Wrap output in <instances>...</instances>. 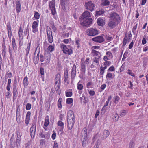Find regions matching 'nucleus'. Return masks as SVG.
Wrapping results in <instances>:
<instances>
[{
	"label": "nucleus",
	"mask_w": 148,
	"mask_h": 148,
	"mask_svg": "<svg viewBox=\"0 0 148 148\" xmlns=\"http://www.w3.org/2000/svg\"><path fill=\"white\" fill-rule=\"evenodd\" d=\"M47 36L48 41L50 43H51L53 41V38L52 34L47 35Z\"/></svg>",
	"instance_id": "34"
},
{
	"label": "nucleus",
	"mask_w": 148,
	"mask_h": 148,
	"mask_svg": "<svg viewBox=\"0 0 148 148\" xmlns=\"http://www.w3.org/2000/svg\"><path fill=\"white\" fill-rule=\"evenodd\" d=\"M81 136L83 137V140L82 141V145L83 147H85L86 146V144L88 143L89 140L87 134V130L86 128H84L82 131L81 133Z\"/></svg>",
	"instance_id": "3"
},
{
	"label": "nucleus",
	"mask_w": 148,
	"mask_h": 148,
	"mask_svg": "<svg viewBox=\"0 0 148 148\" xmlns=\"http://www.w3.org/2000/svg\"><path fill=\"white\" fill-rule=\"evenodd\" d=\"M40 51L37 54L36 56H35V52L34 53L33 57V62L35 65L37 64L39 61V53Z\"/></svg>",
	"instance_id": "22"
},
{
	"label": "nucleus",
	"mask_w": 148,
	"mask_h": 148,
	"mask_svg": "<svg viewBox=\"0 0 148 148\" xmlns=\"http://www.w3.org/2000/svg\"><path fill=\"white\" fill-rule=\"evenodd\" d=\"M19 112V115H18V114L16 113V120L17 122V123H20L21 122L20 121V118L21 117V115H20V110H19V111H18Z\"/></svg>",
	"instance_id": "30"
},
{
	"label": "nucleus",
	"mask_w": 148,
	"mask_h": 148,
	"mask_svg": "<svg viewBox=\"0 0 148 148\" xmlns=\"http://www.w3.org/2000/svg\"><path fill=\"white\" fill-rule=\"evenodd\" d=\"M38 20L34 21L32 23V28L33 29L32 32L34 33H36L38 31Z\"/></svg>",
	"instance_id": "11"
},
{
	"label": "nucleus",
	"mask_w": 148,
	"mask_h": 148,
	"mask_svg": "<svg viewBox=\"0 0 148 148\" xmlns=\"http://www.w3.org/2000/svg\"><path fill=\"white\" fill-rule=\"evenodd\" d=\"M53 134L51 136V138L53 140H54L56 138V133L54 131H53Z\"/></svg>",
	"instance_id": "57"
},
{
	"label": "nucleus",
	"mask_w": 148,
	"mask_h": 148,
	"mask_svg": "<svg viewBox=\"0 0 148 148\" xmlns=\"http://www.w3.org/2000/svg\"><path fill=\"white\" fill-rule=\"evenodd\" d=\"M91 17L90 13L88 11H85L82 14L80 17L79 19H83V18H89Z\"/></svg>",
	"instance_id": "13"
},
{
	"label": "nucleus",
	"mask_w": 148,
	"mask_h": 148,
	"mask_svg": "<svg viewBox=\"0 0 148 148\" xmlns=\"http://www.w3.org/2000/svg\"><path fill=\"white\" fill-rule=\"evenodd\" d=\"M134 143L133 142H130V143L129 148H134Z\"/></svg>",
	"instance_id": "61"
},
{
	"label": "nucleus",
	"mask_w": 148,
	"mask_h": 148,
	"mask_svg": "<svg viewBox=\"0 0 148 148\" xmlns=\"http://www.w3.org/2000/svg\"><path fill=\"white\" fill-rule=\"evenodd\" d=\"M110 18L108 25L111 29L113 28L116 23L118 24L120 22V17L116 12H111L110 14Z\"/></svg>",
	"instance_id": "1"
},
{
	"label": "nucleus",
	"mask_w": 148,
	"mask_h": 148,
	"mask_svg": "<svg viewBox=\"0 0 148 148\" xmlns=\"http://www.w3.org/2000/svg\"><path fill=\"white\" fill-rule=\"evenodd\" d=\"M24 34L25 35H26L27 34H28V36L29 35V28L28 27V26H27L24 32Z\"/></svg>",
	"instance_id": "40"
},
{
	"label": "nucleus",
	"mask_w": 148,
	"mask_h": 148,
	"mask_svg": "<svg viewBox=\"0 0 148 148\" xmlns=\"http://www.w3.org/2000/svg\"><path fill=\"white\" fill-rule=\"evenodd\" d=\"M60 2L63 10L64 11H66V8H69V0H60Z\"/></svg>",
	"instance_id": "8"
},
{
	"label": "nucleus",
	"mask_w": 148,
	"mask_h": 148,
	"mask_svg": "<svg viewBox=\"0 0 148 148\" xmlns=\"http://www.w3.org/2000/svg\"><path fill=\"white\" fill-rule=\"evenodd\" d=\"M31 113L30 111H28L26 114L25 123L27 125L29 124L30 120V117Z\"/></svg>",
	"instance_id": "18"
},
{
	"label": "nucleus",
	"mask_w": 148,
	"mask_h": 148,
	"mask_svg": "<svg viewBox=\"0 0 148 148\" xmlns=\"http://www.w3.org/2000/svg\"><path fill=\"white\" fill-rule=\"evenodd\" d=\"M45 56H44L42 54L40 55V60L41 62H42L44 61L45 60Z\"/></svg>",
	"instance_id": "45"
},
{
	"label": "nucleus",
	"mask_w": 148,
	"mask_h": 148,
	"mask_svg": "<svg viewBox=\"0 0 148 148\" xmlns=\"http://www.w3.org/2000/svg\"><path fill=\"white\" fill-rule=\"evenodd\" d=\"M68 77V72L67 71L66 73H65L64 74V81L65 82H66L67 81Z\"/></svg>",
	"instance_id": "43"
},
{
	"label": "nucleus",
	"mask_w": 148,
	"mask_h": 148,
	"mask_svg": "<svg viewBox=\"0 0 148 148\" xmlns=\"http://www.w3.org/2000/svg\"><path fill=\"white\" fill-rule=\"evenodd\" d=\"M127 32H126L125 34V36L124 37V38L123 39L124 40H125L127 41H128L129 42H130V40H129V38L127 36Z\"/></svg>",
	"instance_id": "50"
},
{
	"label": "nucleus",
	"mask_w": 148,
	"mask_h": 148,
	"mask_svg": "<svg viewBox=\"0 0 148 148\" xmlns=\"http://www.w3.org/2000/svg\"><path fill=\"white\" fill-rule=\"evenodd\" d=\"M31 108V105L30 103H28L26 105V109L27 110H30Z\"/></svg>",
	"instance_id": "51"
},
{
	"label": "nucleus",
	"mask_w": 148,
	"mask_h": 148,
	"mask_svg": "<svg viewBox=\"0 0 148 148\" xmlns=\"http://www.w3.org/2000/svg\"><path fill=\"white\" fill-rule=\"evenodd\" d=\"M72 95V93L71 92H66V96L67 97H70Z\"/></svg>",
	"instance_id": "52"
},
{
	"label": "nucleus",
	"mask_w": 148,
	"mask_h": 148,
	"mask_svg": "<svg viewBox=\"0 0 148 148\" xmlns=\"http://www.w3.org/2000/svg\"><path fill=\"white\" fill-rule=\"evenodd\" d=\"M40 15L39 13L36 11L34 12V18L36 20L39 19L40 18Z\"/></svg>",
	"instance_id": "36"
},
{
	"label": "nucleus",
	"mask_w": 148,
	"mask_h": 148,
	"mask_svg": "<svg viewBox=\"0 0 148 148\" xmlns=\"http://www.w3.org/2000/svg\"><path fill=\"white\" fill-rule=\"evenodd\" d=\"M23 84L24 85V87H27L28 83V78L27 77H25L23 79Z\"/></svg>",
	"instance_id": "31"
},
{
	"label": "nucleus",
	"mask_w": 148,
	"mask_h": 148,
	"mask_svg": "<svg viewBox=\"0 0 148 148\" xmlns=\"http://www.w3.org/2000/svg\"><path fill=\"white\" fill-rule=\"evenodd\" d=\"M73 102V99L72 98H68L66 100V103L68 104H70Z\"/></svg>",
	"instance_id": "42"
},
{
	"label": "nucleus",
	"mask_w": 148,
	"mask_h": 148,
	"mask_svg": "<svg viewBox=\"0 0 148 148\" xmlns=\"http://www.w3.org/2000/svg\"><path fill=\"white\" fill-rule=\"evenodd\" d=\"M84 6L86 9L92 12L94 10L95 4L91 1H89L85 3Z\"/></svg>",
	"instance_id": "7"
},
{
	"label": "nucleus",
	"mask_w": 148,
	"mask_h": 148,
	"mask_svg": "<svg viewBox=\"0 0 148 148\" xmlns=\"http://www.w3.org/2000/svg\"><path fill=\"white\" fill-rule=\"evenodd\" d=\"M47 49L50 52H52L54 50V47L51 45H49L47 48Z\"/></svg>",
	"instance_id": "44"
},
{
	"label": "nucleus",
	"mask_w": 148,
	"mask_h": 148,
	"mask_svg": "<svg viewBox=\"0 0 148 148\" xmlns=\"http://www.w3.org/2000/svg\"><path fill=\"white\" fill-rule=\"evenodd\" d=\"M83 88V85L81 84H77V89L79 90H82Z\"/></svg>",
	"instance_id": "55"
},
{
	"label": "nucleus",
	"mask_w": 148,
	"mask_h": 148,
	"mask_svg": "<svg viewBox=\"0 0 148 148\" xmlns=\"http://www.w3.org/2000/svg\"><path fill=\"white\" fill-rule=\"evenodd\" d=\"M12 47L14 51L15 52L17 50V46L15 43V39L14 37L12 39Z\"/></svg>",
	"instance_id": "21"
},
{
	"label": "nucleus",
	"mask_w": 148,
	"mask_h": 148,
	"mask_svg": "<svg viewBox=\"0 0 148 148\" xmlns=\"http://www.w3.org/2000/svg\"><path fill=\"white\" fill-rule=\"evenodd\" d=\"M55 80L59 81V85L60 84V75L59 73L56 75Z\"/></svg>",
	"instance_id": "37"
},
{
	"label": "nucleus",
	"mask_w": 148,
	"mask_h": 148,
	"mask_svg": "<svg viewBox=\"0 0 148 148\" xmlns=\"http://www.w3.org/2000/svg\"><path fill=\"white\" fill-rule=\"evenodd\" d=\"M76 66L75 64L73 65L71 70V78L74 79L76 75Z\"/></svg>",
	"instance_id": "16"
},
{
	"label": "nucleus",
	"mask_w": 148,
	"mask_h": 148,
	"mask_svg": "<svg viewBox=\"0 0 148 148\" xmlns=\"http://www.w3.org/2000/svg\"><path fill=\"white\" fill-rule=\"evenodd\" d=\"M97 23L98 25L99 26H102L105 24L104 20L101 18H98Z\"/></svg>",
	"instance_id": "24"
},
{
	"label": "nucleus",
	"mask_w": 148,
	"mask_h": 148,
	"mask_svg": "<svg viewBox=\"0 0 148 148\" xmlns=\"http://www.w3.org/2000/svg\"><path fill=\"white\" fill-rule=\"evenodd\" d=\"M47 35L50 34H52V33L51 31V29L49 27L48 29V27L47 28Z\"/></svg>",
	"instance_id": "47"
},
{
	"label": "nucleus",
	"mask_w": 148,
	"mask_h": 148,
	"mask_svg": "<svg viewBox=\"0 0 148 148\" xmlns=\"http://www.w3.org/2000/svg\"><path fill=\"white\" fill-rule=\"evenodd\" d=\"M30 136L32 138H34L35 136L36 130L30 128Z\"/></svg>",
	"instance_id": "28"
},
{
	"label": "nucleus",
	"mask_w": 148,
	"mask_h": 148,
	"mask_svg": "<svg viewBox=\"0 0 148 148\" xmlns=\"http://www.w3.org/2000/svg\"><path fill=\"white\" fill-rule=\"evenodd\" d=\"M146 37V36L145 35L144 36L142 40V44L143 45H144L147 43V41L145 38Z\"/></svg>",
	"instance_id": "54"
},
{
	"label": "nucleus",
	"mask_w": 148,
	"mask_h": 148,
	"mask_svg": "<svg viewBox=\"0 0 148 148\" xmlns=\"http://www.w3.org/2000/svg\"><path fill=\"white\" fill-rule=\"evenodd\" d=\"M60 47L64 53L68 55H71L73 53L72 50L71 48H68L66 45L62 44H61Z\"/></svg>",
	"instance_id": "5"
},
{
	"label": "nucleus",
	"mask_w": 148,
	"mask_h": 148,
	"mask_svg": "<svg viewBox=\"0 0 148 148\" xmlns=\"http://www.w3.org/2000/svg\"><path fill=\"white\" fill-rule=\"evenodd\" d=\"M101 56V55H100V56H98V58L96 57H95L94 59V62L96 63H99L100 60V58Z\"/></svg>",
	"instance_id": "39"
},
{
	"label": "nucleus",
	"mask_w": 148,
	"mask_h": 148,
	"mask_svg": "<svg viewBox=\"0 0 148 148\" xmlns=\"http://www.w3.org/2000/svg\"><path fill=\"white\" fill-rule=\"evenodd\" d=\"M80 25L83 27H89L92 23L93 20L92 18H83L79 19Z\"/></svg>",
	"instance_id": "4"
},
{
	"label": "nucleus",
	"mask_w": 148,
	"mask_h": 148,
	"mask_svg": "<svg viewBox=\"0 0 148 148\" xmlns=\"http://www.w3.org/2000/svg\"><path fill=\"white\" fill-rule=\"evenodd\" d=\"M127 36L129 38V40H130V39L132 37V35L131 33V31H129L128 33H127Z\"/></svg>",
	"instance_id": "64"
},
{
	"label": "nucleus",
	"mask_w": 148,
	"mask_h": 148,
	"mask_svg": "<svg viewBox=\"0 0 148 148\" xmlns=\"http://www.w3.org/2000/svg\"><path fill=\"white\" fill-rule=\"evenodd\" d=\"M85 73H84V72H82L81 71L79 75V77L80 78L83 79V77L85 76Z\"/></svg>",
	"instance_id": "63"
},
{
	"label": "nucleus",
	"mask_w": 148,
	"mask_h": 148,
	"mask_svg": "<svg viewBox=\"0 0 148 148\" xmlns=\"http://www.w3.org/2000/svg\"><path fill=\"white\" fill-rule=\"evenodd\" d=\"M112 73H108L106 76V78L107 79L108 78H112Z\"/></svg>",
	"instance_id": "56"
},
{
	"label": "nucleus",
	"mask_w": 148,
	"mask_h": 148,
	"mask_svg": "<svg viewBox=\"0 0 148 148\" xmlns=\"http://www.w3.org/2000/svg\"><path fill=\"white\" fill-rule=\"evenodd\" d=\"M49 123V117L48 116H47L45 119L44 125L46 127H47Z\"/></svg>",
	"instance_id": "33"
},
{
	"label": "nucleus",
	"mask_w": 148,
	"mask_h": 148,
	"mask_svg": "<svg viewBox=\"0 0 148 148\" xmlns=\"http://www.w3.org/2000/svg\"><path fill=\"white\" fill-rule=\"evenodd\" d=\"M64 123L61 121H59L58 122V126L60 127L64 126Z\"/></svg>",
	"instance_id": "59"
},
{
	"label": "nucleus",
	"mask_w": 148,
	"mask_h": 148,
	"mask_svg": "<svg viewBox=\"0 0 148 148\" xmlns=\"http://www.w3.org/2000/svg\"><path fill=\"white\" fill-rule=\"evenodd\" d=\"M7 31L8 38L10 40L11 39L12 35V32L11 29V27L10 23V22L7 23Z\"/></svg>",
	"instance_id": "15"
},
{
	"label": "nucleus",
	"mask_w": 148,
	"mask_h": 148,
	"mask_svg": "<svg viewBox=\"0 0 148 148\" xmlns=\"http://www.w3.org/2000/svg\"><path fill=\"white\" fill-rule=\"evenodd\" d=\"M21 38H19V48H21V47L23 45V41Z\"/></svg>",
	"instance_id": "48"
},
{
	"label": "nucleus",
	"mask_w": 148,
	"mask_h": 148,
	"mask_svg": "<svg viewBox=\"0 0 148 148\" xmlns=\"http://www.w3.org/2000/svg\"><path fill=\"white\" fill-rule=\"evenodd\" d=\"M110 132L108 130H105L104 131L103 135L101 137L102 139H106L109 135Z\"/></svg>",
	"instance_id": "23"
},
{
	"label": "nucleus",
	"mask_w": 148,
	"mask_h": 148,
	"mask_svg": "<svg viewBox=\"0 0 148 148\" xmlns=\"http://www.w3.org/2000/svg\"><path fill=\"white\" fill-rule=\"evenodd\" d=\"M13 99L14 100H15L17 96V90L13 89Z\"/></svg>",
	"instance_id": "35"
},
{
	"label": "nucleus",
	"mask_w": 148,
	"mask_h": 148,
	"mask_svg": "<svg viewBox=\"0 0 148 148\" xmlns=\"http://www.w3.org/2000/svg\"><path fill=\"white\" fill-rule=\"evenodd\" d=\"M91 53L93 56H100L101 55L100 53L95 50H92Z\"/></svg>",
	"instance_id": "32"
},
{
	"label": "nucleus",
	"mask_w": 148,
	"mask_h": 148,
	"mask_svg": "<svg viewBox=\"0 0 148 148\" xmlns=\"http://www.w3.org/2000/svg\"><path fill=\"white\" fill-rule=\"evenodd\" d=\"M45 107L46 110L48 112L49 111L50 107V101H47L45 102Z\"/></svg>",
	"instance_id": "29"
},
{
	"label": "nucleus",
	"mask_w": 148,
	"mask_h": 148,
	"mask_svg": "<svg viewBox=\"0 0 148 148\" xmlns=\"http://www.w3.org/2000/svg\"><path fill=\"white\" fill-rule=\"evenodd\" d=\"M113 118L114 121H117L118 120L119 118V116L117 114H115L113 116Z\"/></svg>",
	"instance_id": "49"
},
{
	"label": "nucleus",
	"mask_w": 148,
	"mask_h": 148,
	"mask_svg": "<svg viewBox=\"0 0 148 148\" xmlns=\"http://www.w3.org/2000/svg\"><path fill=\"white\" fill-rule=\"evenodd\" d=\"M105 12L103 9L101 8L100 10L96 11L95 16L96 17L97 16H99L102 15L105 13Z\"/></svg>",
	"instance_id": "25"
},
{
	"label": "nucleus",
	"mask_w": 148,
	"mask_h": 148,
	"mask_svg": "<svg viewBox=\"0 0 148 148\" xmlns=\"http://www.w3.org/2000/svg\"><path fill=\"white\" fill-rule=\"evenodd\" d=\"M114 98L115 99L114 103H117L120 99V97L118 96H116L114 97Z\"/></svg>",
	"instance_id": "41"
},
{
	"label": "nucleus",
	"mask_w": 148,
	"mask_h": 148,
	"mask_svg": "<svg viewBox=\"0 0 148 148\" xmlns=\"http://www.w3.org/2000/svg\"><path fill=\"white\" fill-rule=\"evenodd\" d=\"M126 111L125 110L123 111L120 114V116L121 117L124 116L126 114Z\"/></svg>",
	"instance_id": "60"
},
{
	"label": "nucleus",
	"mask_w": 148,
	"mask_h": 148,
	"mask_svg": "<svg viewBox=\"0 0 148 148\" xmlns=\"http://www.w3.org/2000/svg\"><path fill=\"white\" fill-rule=\"evenodd\" d=\"M44 56L46 63H49L51 59V54L49 51L45 52Z\"/></svg>",
	"instance_id": "14"
},
{
	"label": "nucleus",
	"mask_w": 148,
	"mask_h": 148,
	"mask_svg": "<svg viewBox=\"0 0 148 148\" xmlns=\"http://www.w3.org/2000/svg\"><path fill=\"white\" fill-rule=\"evenodd\" d=\"M81 71L82 72L85 73L86 71V65L85 62H82L81 64Z\"/></svg>",
	"instance_id": "27"
},
{
	"label": "nucleus",
	"mask_w": 148,
	"mask_h": 148,
	"mask_svg": "<svg viewBox=\"0 0 148 148\" xmlns=\"http://www.w3.org/2000/svg\"><path fill=\"white\" fill-rule=\"evenodd\" d=\"M16 134L17 136L16 138V141L14 140V146L18 148L20 145L21 138L20 133L19 131H16Z\"/></svg>",
	"instance_id": "6"
},
{
	"label": "nucleus",
	"mask_w": 148,
	"mask_h": 148,
	"mask_svg": "<svg viewBox=\"0 0 148 148\" xmlns=\"http://www.w3.org/2000/svg\"><path fill=\"white\" fill-rule=\"evenodd\" d=\"M115 70V69L113 66L110 67L108 70V71H113Z\"/></svg>",
	"instance_id": "62"
},
{
	"label": "nucleus",
	"mask_w": 148,
	"mask_h": 148,
	"mask_svg": "<svg viewBox=\"0 0 148 148\" xmlns=\"http://www.w3.org/2000/svg\"><path fill=\"white\" fill-rule=\"evenodd\" d=\"M75 43L76 44H77V48H79V45H80V43L79 42L81 41V40L78 38H76L75 39Z\"/></svg>",
	"instance_id": "38"
},
{
	"label": "nucleus",
	"mask_w": 148,
	"mask_h": 148,
	"mask_svg": "<svg viewBox=\"0 0 148 148\" xmlns=\"http://www.w3.org/2000/svg\"><path fill=\"white\" fill-rule=\"evenodd\" d=\"M55 0L51 1L49 4V8H50L52 15H54L56 13V11L55 8Z\"/></svg>",
	"instance_id": "10"
},
{
	"label": "nucleus",
	"mask_w": 148,
	"mask_h": 148,
	"mask_svg": "<svg viewBox=\"0 0 148 148\" xmlns=\"http://www.w3.org/2000/svg\"><path fill=\"white\" fill-rule=\"evenodd\" d=\"M67 123L69 129L73 127L75 123V119L74 113L73 111H69L67 114Z\"/></svg>",
	"instance_id": "2"
},
{
	"label": "nucleus",
	"mask_w": 148,
	"mask_h": 148,
	"mask_svg": "<svg viewBox=\"0 0 148 148\" xmlns=\"http://www.w3.org/2000/svg\"><path fill=\"white\" fill-rule=\"evenodd\" d=\"M18 36L19 38L23 39V31L18 32Z\"/></svg>",
	"instance_id": "46"
},
{
	"label": "nucleus",
	"mask_w": 148,
	"mask_h": 148,
	"mask_svg": "<svg viewBox=\"0 0 148 148\" xmlns=\"http://www.w3.org/2000/svg\"><path fill=\"white\" fill-rule=\"evenodd\" d=\"M93 41L98 43H102L104 41V39L102 35L98 36L93 38L92 39Z\"/></svg>",
	"instance_id": "12"
},
{
	"label": "nucleus",
	"mask_w": 148,
	"mask_h": 148,
	"mask_svg": "<svg viewBox=\"0 0 148 148\" xmlns=\"http://www.w3.org/2000/svg\"><path fill=\"white\" fill-rule=\"evenodd\" d=\"M110 2L108 0H102L101 5L102 6H108L110 5Z\"/></svg>",
	"instance_id": "26"
},
{
	"label": "nucleus",
	"mask_w": 148,
	"mask_h": 148,
	"mask_svg": "<svg viewBox=\"0 0 148 148\" xmlns=\"http://www.w3.org/2000/svg\"><path fill=\"white\" fill-rule=\"evenodd\" d=\"M86 33L88 35L92 36H94L98 34L97 30L93 28L88 29L86 31Z\"/></svg>",
	"instance_id": "9"
},
{
	"label": "nucleus",
	"mask_w": 148,
	"mask_h": 148,
	"mask_svg": "<svg viewBox=\"0 0 148 148\" xmlns=\"http://www.w3.org/2000/svg\"><path fill=\"white\" fill-rule=\"evenodd\" d=\"M16 9L17 12L19 13L21 10V4L20 0H18L16 2Z\"/></svg>",
	"instance_id": "20"
},
{
	"label": "nucleus",
	"mask_w": 148,
	"mask_h": 148,
	"mask_svg": "<svg viewBox=\"0 0 148 148\" xmlns=\"http://www.w3.org/2000/svg\"><path fill=\"white\" fill-rule=\"evenodd\" d=\"M12 76V74L11 72H10L9 73H7L6 76L5 77V79L7 78L8 77L10 78Z\"/></svg>",
	"instance_id": "53"
},
{
	"label": "nucleus",
	"mask_w": 148,
	"mask_h": 148,
	"mask_svg": "<svg viewBox=\"0 0 148 148\" xmlns=\"http://www.w3.org/2000/svg\"><path fill=\"white\" fill-rule=\"evenodd\" d=\"M10 146L11 148H14L15 146H14V134H13L10 140Z\"/></svg>",
	"instance_id": "19"
},
{
	"label": "nucleus",
	"mask_w": 148,
	"mask_h": 148,
	"mask_svg": "<svg viewBox=\"0 0 148 148\" xmlns=\"http://www.w3.org/2000/svg\"><path fill=\"white\" fill-rule=\"evenodd\" d=\"M127 74L130 75L134 77H135V75L134 73L132 72L131 70L130 69L128 70V72H127Z\"/></svg>",
	"instance_id": "58"
},
{
	"label": "nucleus",
	"mask_w": 148,
	"mask_h": 148,
	"mask_svg": "<svg viewBox=\"0 0 148 148\" xmlns=\"http://www.w3.org/2000/svg\"><path fill=\"white\" fill-rule=\"evenodd\" d=\"M31 46V42L28 43L27 45V48L25 49L26 55H25V61H27V56L29 53Z\"/></svg>",
	"instance_id": "17"
}]
</instances>
